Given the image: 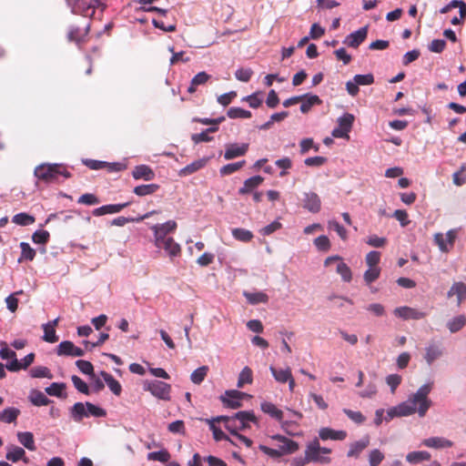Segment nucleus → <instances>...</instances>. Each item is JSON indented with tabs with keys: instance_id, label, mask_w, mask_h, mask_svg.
<instances>
[{
	"instance_id": "obj_57",
	"label": "nucleus",
	"mask_w": 466,
	"mask_h": 466,
	"mask_svg": "<svg viewBox=\"0 0 466 466\" xmlns=\"http://www.w3.org/2000/svg\"><path fill=\"white\" fill-rule=\"evenodd\" d=\"M87 417L94 416L96 418L105 417L106 412L104 409L96 406L93 403L86 402Z\"/></svg>"
},
{
	"instance_id": "obj_38",
	"label": "nucleus",
	"mask_w": 466,
	"mask_h": 466,
	"mask_svg": "<svg viewBox=\"0 0 466 466\" xmlns=\"http://www.w3.org/2000/svg\"><path fill=\"white\" fill-rule=\"evenodd\" d=\"M29 400L30 401L35 405V406H37V407H40V406H46L47 404L50 403V400L45 395V393H43L42 391H39V390H32L30 392V395H29Z\"/></svg>"
},
{
	"instance_id": "obj_8",
	"label": "nucleus",
	"mask_w": 466,
	"mask_h": 466,
	"mask_svg": "<svg viewBox=\"0 0 466 466\" xmlns=\"http://www.w3.org/2000/svg\"><path fill=\"white\" fill-rule=\"evenodd\" d=\"M444 354V349L438 342H431L425 347V354L423 356L425 361L429 366L432 365L433 362Z\"/></svg>"
},
{
	"instance_id": "obj_36",
	"label": "nucleus",
	"mask_w": 466,
	"mask_h": 466,
	"mask_svg": "<svg viewBox=\"0 0 466 466\" xmlns=\"http://www.w3.org/2000/svg\"><path fill=\"white\" fill-rule=\"evenodd\" d=\"M20 414V410L15 407H9L0 411V421L5 423L15 422Z\"/></svg>"
},
{
	"instance_id": "obj_26",
	"label": "nucleus",
	"mask_w": 466,
	"mask_h": 466,
	"mask_svg": "<svg viewBox=\"0 0 466 466\" xmlns=\"http://www.w3.org/2000/svg\"><path fill=\"white\" fill-rule=\"evenodd\" d=\"M100 376L103 378L104 381L106 383L109 390L116 395L119 396L122 392V386L111 374L106 371L102 370L100 372Z\"/></svg>"
},
{
	"instance_id": "obj_15",
	"label": "nucleus",
	"mask_w": 466,
	"mask_h": 466,
	"mask_svg": "<svg viewBox=\"0 0 466 466\" xmlns=\"http://www.w3.org/2000/svg\"><path fill=\"white\" fill-rule=\"evenodd\" d=\"M367 35L368 27L363 26L359 30L350 34L344 40V44L350 47L357 48L362 42L365 41Z\"/></svg>"
},
{
	"instance_id": "obj_55",
	"label": "nucleus",
	"mask_w": 466,
	"mask_h": 466,
	"mask_svg": "<svg viewBox=\"0 0 466 466\" xmlns=\"http://www.w3.org/2000/svg\"><path fill=\"white\" fill-rule=\"evenodd\" d=\"M384 454L379 449H373L369 452L370 466H379L384 460Z\"/></svg>"
},
{
	"instance_id": "obj_49",
	"label": "nucleus",
	"mask_w": 466,
	"mask_h": 466,
	"mask_svg": "<svg viewBox=\"0 0 466 466\" xmlns=\"http://www.w3.org/2000/svg\"><path fill=\"white\" fill-rule=\"evenodd\" d=\"M148 461H157L160 462H167L170 459L169 452L163 449L158 451L149 452L147 456Z\"/></svg>"
},
{
	"instance_id": "obj_31",
	"label": "nucleus",
	"mask_w": 466,
	"mask_h": 466,
	"mask_svg": "<svg viewBox=\"0 0 466 466\" xmlns=\"http://www.w3.org/2000/svg\"><path fill=\"white\" fill-rule=\"evenodd\" d=\"M216 420L217 421H224L225 423V428L230 432V434L233 436H235L236 434L238 433V431L239 428H238V421L236 420L235 419V416H218L216 418Z\"/></svg>"
},
{
	"instance_id": "obj_22",
	"label": "nucleus",
	"mask_w": 466,
	"mask_h": 466,
	"mask_svg": "<svg viewBox=\"0 0 466 466\" xmlns=\"http://www.w3.org/2000/svg\"><path fill=\"white\" fill-rule=\"evenodd\" d=\"M6 449L7 451L5 454V459L7 461L17 462L18 461L22 460L25 463L28 462V459L25 457V451L23 448L15 445H10Z\"/></svg>"
},
{
	"instance_id": "obj_30",
	"label": "nucleus",
	"mask_w": 466,
	"mask_h": 466,
	"mask_svg": "<svg viewBox=\"0 0 466 466\" xmlns=\"http://www.w3.org/2000/svg\"><path fill=\"white\" fill-rule=\"evenodd\" d=\"M17 440L27 450L32 451L36 450L34 435L32 432H30V431L18 432Z\"/></svg>"
},
{
	"instance_id": "obj_58",
	"label": "nucleus",
	"mask_w": 466,
	"mask_h": 466,
	"mask_svg": "<svg viewBox=\"0 0 466 466\" xmlns=\"http://www.w3.org/2000/svg\"><path fill=\"white\" fill-rule=\"evenodd\" d=\"M77 203L82 204V205H86V206H93V205L99 204L100 200L95 194L86 193V194H83L78 198Z\"/></svg>"
},
{
	"instance_id": "obj_6",
	"label": "nucleus",
	"mask_w": 466,
	"mask_h": 466,
	"mask_svg": "<svg viewBox=\"0 0 466 466\" xmlns=\"http://www.w3.org/2000/svg\"><path fill=\"white\" fill-rule=\"evenodd\" d=\"M145 390L151 392V394L157 399L164 400H170V390L171 387L169 384L160 381V380H154L147 384V387H145Z\"/></svg>"
},
{
	"instance_id": "obj_34",
	"label": "nucleus",
	"mask_w": 466,
	"mask_h": 466,
	"mask_svg": "<svg viewBox=\"0 0 466 466\" xmlns=\"http://www.w3.org/2000/svg\"><path fill=\"white\" fill-rule=\"evenodd\" d=\"M431 454L426 451H411L406 455V461L411 464H418L423 461H430Z\"/></svg>"
},
{
	"instance_id": "obj_20",
	"label": "nucleus",
	"mask_w": 466,
	"mask_h": 466,
	"mask_svg": "<svg viewBox=\"0 0 466 466\" xmlns=\"http://www.w3.org/2000/svg\"><path fill=\"white\" fill-rule=\"evenodd\" d=\"M234 416L240 431L248 428V422L257 423V418L252 410L238 411Z\"/></svg>"
},
{
	"instance_id": "obj_2",
	"label": "nucleus",
	"mask_w": 466,
	"mask_h": 466,
	"mask_svg": "<svg viewBox=\"0 0 466 466\" xmlns=\"http://www.w3.org/2000/svg\"><path fill=\"white\" fill-rule=\"evenodd\" d=\"M35 176L45 183H53L60 176L65 178L71 177V173L62 164H41L35 168Z\"/></svg>"
},
{
	"instance_id": "obj_12",
	"label": "nucleus",
	"mask_w": 466,
	"mask_h": 466,
	"mask_svg": "<svg viewBox=\"0 0 466 466\" xmlns=\"http://www.w3.org/2000/svg\"><path fill=\"white\" fill-rule=\"evenodd\" d=\"M370 438L369 435L363 436L360 440L351 442L347 452L349 458L358 459L360 453L370 445Z\"/></svg>"
},
{
	"instance_id": "obj_61",
	"label": "nucleus",
	"mask_w": 466,
	"mask_h": 466,
	"mask_svg": "<svg viewBox=\"0 0 466 466\" xmlns=\"http://www.w3.org/2000/svg\"><path fill=\"white\" fill-rule=\"evenodd\" d=\"M71 380L75 386V388L81 393L88 395L89 394V388L87 384L78 376L73 375L71 377Z\"/></svg>"
},
{
	"instance_id": "obj_32",
	"label": "nucleus",
	"mask_w": 466,
	"mask_h": 466,
	"mask_svg": "<svg viewBox=\"0 0 466 466\" xmlns=\"http://www.w3.org/2000/svg\"><path fill=\"white\" fill-rule=\"evenodd\" d=\"M216 418H213L212 420H208L209 428L213 432V437L217 441H227L232 445H238L237 441H233L230 437L226 435L219 428H218L215 425Z\"/></svg>"
},
{
	"instance_id": "obj_4",
	"label": "nucleus",
	"mask_w": 466,
	"mask_h": 466,
	"mask_svg": "<svg viewBox=\"0 0 466 466\" xmlns=\"http://www.w3.org/2000/svg\"><path fill=\"white\" fill-rule=\"evenodd\" d=\"M354 119V116L350 113H346L339 117L338 127L333 129L332 136L337 138L349 137Z\"/></svg>"
},
{
	"instance_id": "obj_53",
	"label": "nucleus",
	"mask_w": 466,
	"mask_h": 466,
	"mask_svg": "<svg viewBox=\"0 0 466 466\" xmlns=\"http://www.w3.org/2000/svg\"><path fill=\"white\" fill-rule=\"evenodd\" d=\"M44 329V336L43 339L46 342L55 343L58 340V337L56 334L55 329L50 325V323H46L43 325Z\"/></svg>"
},
{
	"instance_id": "obj_37",
	"label": "nucleus",
	"mask_w": 466,
	"mask_h": 466,
	"mask_svg": "<svg viewBox=\"0 0 466 466\" xmlns=\"http://www.w3.org/2000/svg\"><path fill=\"white\" fill-rule=\"evenodd\" d=\"M70 413L75 421L80 422L85 417H87L86 404L82 402L75 403Z\"/></svg>"
},
{
	"instance_id": "obj_45",
	"label": "nucleus",
	"mask_w": 466,
	"mask_h": 466,
	"mask_svg": "<svg viewBox=\"0 0 466 466\" xmlns=\"http://www.w3.org/2000/svg\"><path fill=\"white\" fill-rule=\"evenodd\" d=\"M227 115L229 118H250L252 114L250 111L240 108V107H230Z\"/></svg>"
},
{
	"instance_id": "obj_42",
	"label": "nucleus",
	"mask_w": 466,
	"mask_h": 466,
	"mask_svg": "<svg viewBox=\"0 0 466 466\" xmlns=\"http://www.w3.org/2000/svg\"><path fill=\"white\" fill-rule=\"evenodd\" d=\"M231 233L234 238L241 242H249L254 237L250 230L241 228H233Z\"/></svg>"
},
{
	"instance_id": "obj_7",
	"label": "nucleus",
	"mask_w": 466,
	"mask_h": 466,
	"mask_svg": "<svg viewBox=\"0 0 466 466\" xmlns=\"http://www.w3.org/2000/svg\"><path fill=\"white\" fill-rule=\"evenodd\" d=\"M333 263H336V271L339 274L344 281H350L351 279V270L350 267L344 263L341 258L338 256L329 257L326 258L324 264L326 267L331 266Z\"/></svg>"
},
{
	"instance_id": "obj_19",
	"label": "nucleus",
	"mask_w": 466,
	"mask_h": 466,
	"mask_svg": "<svg viewBox=\"0 0 466 466\" xmlns=\"http://www.w3.org/2000/svg\"><path fill=\"white\" fill-rule=\"evenodd\" d=\"M421 445L428 448L445 449L453 446V442L444 437H431L424 439Z\"/></svg>"
},
{
	"instance_id": "obj_1",
	"label": "nucleus",
	"mask_w": 466,
	"mask_h": 466,
	"mask_svg": "<svg viewBox=\"0 0 466 466\" xmlns=\"http://www.w3.org/2000/svg\"><path fill=\"white\" fill-rule=\"evenodd\" d=\"M433 388V382H427L421 385L416 392L410 394L409 398L403 401V405L409 416L418 413L420 418H423L432 405L429 395Z\"/></svg>"
},
{
	"instance_id": "obj_63",
	"label": "nucleus",
	"mask_w": 466,
	"mask_h": 466,
	"mask_svg": "<svg viewBox=\"0 0 466 466\" xmlns=\"http://www.w3.org/2000/svg\"><path fill=\"white\" fill-rule=\"evenodd\" d=\"M21 257L26 260H33L35 256V251L30 247L28 243L21 242Z\"/></svg>"
},
{
	"instance_id": "obj_47",
	"label": "nucleus",
	"mask_w": 466,
	"mask_h": 466,
	"mask_svg": "<svg viewBox=\"0 0 466 466\" xmlns=\"http://www.w3.org/2000/svg\"><path fill=\"white\" fill-rule=\"evenodd\" d=\"M208 371V366H201L195 370L191 375L190 380L195 384H200L206 378Z\"/></svg>"
},
{
	"instance_id": "obj_44",
	"label": "nucleus",
	"mask_w": 466,
	"mask_h": 466,
	"mask_svg": "<svg viewBox=\"0 0 466 466\" xmlns=\"http://www.w3.org/2000/svg\"><path fill=\"white\" fill-rule=\"evenodd\" d=\"M35 221V217L26 213H18L12 218V222L20 226H28Z\"/></svg>"
},
{
	"instance_id": "obj_24",
	"label": "nucleus",
	"mask_w": 466,
	"mask_h": 466,
	"mask_svg": "<svg viewBox=\"0 0 466 466\" xmlns=\"http://www.w3.org/2000/svg\"><path fill=\"white\" fill-rule=\"evenodd\" d=\"M132 176L135 179H144L146 181H150L154 179L155 173L151 167L147 165H139L135 167L132 171Z\"/></svg>"
},
{
	"instance_id": "obj_33",
	"label": "nucleus",
	"mask_w": 466,
	"mask_h": 466,
	"mask_svg": "<svg viewBox=\"0 0 466 466\" xmlns=\"http://www.w3.org/2000/svg\"><path fill=\"white\" fill-rule=\"evenodd\" d=\"M269 370H270L272 376L274 377V379L279 383L287 382L292 376L291 370L289 368L276 369L275 367L270 366Z\"/></svg>"
},
{
	"instance_id": "obj_48",
	"label": "nucleus",
	"mask_w": 466,
	"mask_h": 466,
	"mask_svg": "<svg viewBox=\"0 0 466 466\" xmlns=\"http://www.w3.org/2000/svg\"><path fill=\"white\" fill-rule=\"evenodd\" d=\"M245 164H246L245 160H241V161H238L236 163L228 164V165L223 166L220 168L219 172L222 176L231 175V174L235 173L236 171L239 170L240 168H242L245 166Z\"/></svg>"
},
{
	"instance_id": "obj_17",
	"label": "nucleus",
	"mask_w": 466,
	"mask_h": 466,
	"mask_svg": "<svg viewBox=\"0 0 466 466\" xmlns=\"http://www.w3.org/2000/svg\"><path fill=\"white\" fill-rule=\"evenodd\" d=\"M303 207L311 213H318L321 207L319 197L314 192L305 193L303 198Z\"/></svg>"
},
{
	"instance_id": "obj_3",
	"label": "nucleus",
	"mask_w": 466,
	"mask_h": 466,
	"mask_svg": "<svg viewBox=\"0 0 466 466\" xmlns=\"http://www.w3.org/2000/svg\"><path fill=\"white\" fill-rule=\"evenodd\" d=\"M309 449H312V456L316 459V461H309V462L328 464L331 461V459L328 456L331 452V450L321 447L318 439H314L307 444L306 450Z\"/></svg>"
},
{
	"instance_id": "obj_18",
	"label": "nucleus",
	"mask_w": 466,
	"mask_h": 466,
	"mask_svg": "<svg viewBox=\"0 0 466 466\" xmlns=\"http://www.w3.org/2000/svg\"><path fill=\"white\" fill-rule=\"evenodd\" d=\"M34 360L35 354L29 353L20 361L16 359L7 362L5 367L10 371H18L20 370H25L34 362Z\"/></svg>"
},
{
	"instance_id": "obj_16",
	"label": "nucleus",
	"mask_w": 466,
	"mask_h": 466,
	"mask_svg": "<svg viewBox=\"0 0 466 466\" xmlns=\"http://www.w3.org/2000/svg\"><path fill=\"white\" fill-rule=\"evenodd\" d=\"M261 410L269 415L271 418L277 420L278 421L282 423V428H285L289 425L288 421L282 422L283 419V411L276 407L275 404L269 401H263L260 404Z\"/></svg>"
},
{
	"instance_id": "obj_5",
	"label": "nucleus",
	"mask_w": 466,
	"mask_h": 466,
	"mask_svg": "<svg viewBox=\"0 0 466 466\" xmlns=\"http://www.w3.org/2000/svg\"><path fill=\"white\" fill-rule=\"evenodd\" d=\"M177 224L174 220H168L162 224H156L150 228L154 233V242H160L165 238H168V234L174 232L177 229Z\"/></svg>"
},
{
	"instance_id": "obj_10",
	"label": "nucleus",
	"mask_w": 466,
	"mask_h": 466,
	"mask_svg": "<svg viewBox=\"0 0 466 466\" xmlns=\"http://www.w3.org/2000/svg\"><path fill=\"white\" fill-rule=\"evenodd\" d=\"M395 316L403 319H420L427 313L410 307H399L394 309Z\"/></svg>"
},
{
	"instance_id": "obj_40",
	"label": "nucleus",
	"mask_w": 466,
	"mask_h": 466,
	"mask_svg": "<svg viewBox=\"0 0 466 466\" xmlns=\"http://www.w3.org/2000/svg\"><path fill=\"white\" fill-rule=\"evenodd\" d=\"M159 188L157 184L140 185L134 188L133 192L139 197L152 195Z\"/></svg>"
},
{
	"instance_id": "obj_60",
	"label": "nucleus",
	"mask_w": 466,
	"mask_h": 466,
	"mask_svg": "<svg viewBox=\"0 0 466 466\" xmlns=\"http://www.w3.org/2000/svg\"><path fill=\"white\" fill-rule=\"evenodd\" d=\"M76 365L82 373L94 377V367L90 361L78 360L76 361Z\"/></svg>"
},
{
	"instance_id": "obj_46",
	"label": "nucleus",
	"mask_w": 466,
	"mask_h": 466,
	"mask_svg": "<svg viewBox=\"0 0 466 466\" xmlns=\"http://www.w3.org/2000/svg\"><path fill=\"white\" fill-rule=\"evenodd\" d=\"M252 370L248 367H244L239 373L238 384V388H242L245 384H250L252 382Z\"/></svg>"
},
{
	"instance_id": "obj_54",
	"label": "nucleus",
	"mask_w": 466,
	"mask_h": 466,
	"mask_svg": "<svg viewBox=\"0 0 466 466\" xmlns=\"http://www.w3.org/2000/svg\"><path fill=\"white\" fill-rule=\"evenodd\" d=\"M30 375L33 378H48L52 379L53 375L50 370L46 367L37 366L34 367L30 370Z\"/></svg>"
},
{
	"instance_id": "obj_39",
	"label": "nucleus",
	"mask_w": 466,
	"mask_h": 466,
	"mask_svg": "<svg viewBox=\"0 0 466 466\" xmlns=\"http://www.w3.org/2000/svg\"><path fill=\"white\" fill-rule=\"evenodd\" d=\"M88 30H89V25H86V28H84L83 30H81L78 27L72 26V27H70V29L68 31L67 37H68L69 41H74V42L79 43L87 35Z\"/></svg>"
},
{
	"instance_id": "obj_50",
	"label": "nucleus",
	"mask_w": 466,
	"mask_h": 466,
	"mask_svg": "<svg viewBox=\"0 0 466 466\" xmlns=\"http://www.w3.org/2000/svg\"><path fill=\"white\" fill-rule=\"evenodd\" d=\"M74 343L69 340H64L59 343L56 348V354L58 356H71L73 353Z\"/></svg>"
},
{
	"instance_id": "obj_23",
	"label": "nucleus",
	"mask_w": 466,
	"mask_h": 466,
	"mask_svg": "<svg viewBox=\"0 0 466 466\" xmlns=\"http://www.w3.org/2000/svg\"><path fill=\"white\" fill-rule=\"evenodd\" d=\"M319 436L322 441H343L347 437V432L345 431H335L325 427L319 430Z\"/></svg>"
},
{
	"instance_id": "obj_41",
	"label": "nucleus",
	"mask_w": 466,
	"mask_h": 466,
	"mask_svg": "<svg viewBox=\"0 0 466 466\" xmlns=\"http://www.w3.org/2000/svg\"><path fill=\"white\" fill-rule=\"evenodd\" d=\"M403 403H400L397 406H394L387 410V416L385 417V420L387 421L392 420L395 417H407L409 416Z\"/></svg>"
},
{
	"instance_id": "obj_43",
	"label": "nucleus",
	"mask_w": 466,
	"mask_h": 466,
	"mask_svg": "<svg viewBox=\"0 0 466 466\" xmlns=\"http://www.w3.org/2000/svg\"><path fill=\"white\" fill-rule=\"evenodd\" d=\"M205 165H206V160H204V159L196 160V161L192 162L191 164L183 167L180 170V175H182V176L191 175V174L197 172L198 170H199L200 168H202Z\"/></svg>"
},
{
	"instance_id": "obj_25",
	"label": "nucleus",
	"mask_w": 466,
	"mask_h": 466,
	"mask_svg": "<svg viewBox=\"0 0 466 466\" xmlns=\"http://www.w3.org/2000/svg\"><path fill=\"white\" fill-rule=\"evenodd\" d=\"M264 181L261 176H254L244 181L243 187L238 189L240 195H246L252 192L256 187L260 186Z\"/></svg>"
},
{
	"instance_id": "obj_27",
	"label": "nucleus",
	"mask_w": 466,
	"mask_h": 466,
	"mask_svg": "<svg viewBox=\"0 0 466 466\" xmlns=\"http://www.w3.org/2000/svg\"><path fill=\"white\" fill-rule=\"evenodd\" d=\"M158 211L157 210H152V211H149L147 213H146L145 215L139 217V218H126V217H117L116 218H114L111 222V225L113 226H116V227H123L125 226L126 224L129 223V222H140L146 218H150L152 215L154 214H157Z\"/></svg>"
},
{
	"instance_id": "obj_56",
	"label": "nucleus",
	"mask_w": 466,
	"mask_h": 466,
	"mask_svg": "<svg viewBox=\"0 0 466 466\" xmlns=\"http://www.w3.org/2000/svg\"><path fill=\"white\" fill-rule=\"evenodd\" d=\"M66 388L65 383L53 382L46 388V392L50 396L62 397V392Z\"/></svg>"
},
{
	"instance_id": "obj_52",
	"label": "nucleus",
	"mask_w": 466,
	"mask_h": 466,
	"mask_svg": "<svg viewBox=\"0 0 466 466\" xmlns=\"http://www.w3.org/2000/svg\"><path fill=\"white\" fill-rule=\"evenodd\" d=\"M312 449L305 450V456L304 457H295L291 464L293 466H305L307 463L309 462V461H316V459L312 456Z\"/></svg>"
},
{
	"instance_id": "obj_51",
	"label": "nucleus",
	"mask_w": 466,
	"mask_h": 466,
	"mask_svg": "<svg viewBox=\"0 0 466 466\" xmlns=\"http://www.w3.org/2000/svg\"><path fill=\"white\" fill-rule=\"evenodd\" d=\"M248 302L252 305L265 303L268 301L267 293H244Z\"/></svg>"
},
{
	"instance_id": "obj_59",
	"label": "nucleus",
	"mask_w": 466,
	"mask_h": 466,
	"mask_svg": "<svg viewBox=\"0 0 466 466\" xmlns=\"http://www.w3.org/2000/svg\"><path fill=\"white\" fill-rule=\"evenodd\" d=\"M328 227H329V229L335 230L342 240H346L347 239V238H348V231L338 221H336V220L329 221Z\"/></svg>"
},
{
	"instance_id": "obj_14",
	"label": "nucleus",
	"mask_w": 466,
	"mask_h": 466,
	"mask_svg": "<svg viewBox=\"0 0 466 466\" xmlns=\"http://www.w3.org/2000/svg\"><path fill=\"white\" fill-rule=\"evenodd\" d=\"M242 394V392L236 390H227L225 395L220 397V400L225 406L231 409H238L241 406Z\"/></svg>"
},
{
	"instance_id": "obj_29",
	"label": "nucleus",
	"mask_w": 466,
	"mask_h": 466,
	"mask_svg": "<svg viewBox=\"0 0 466 466\" xmlns=\"http://www.w3.org/2000/svg\"><path fill=\"white\" fill-rule=\"evenodd\" d=\"M210 78H211V76L204 71L198 73L192 78V80L190 82V86L187 88V92L190 94L195 93L198 86L205 85Z\"/></svg>"
},
{
	"instance_id": "obj_13",
	"label": "nucleus",
	"mask_w": 466,
	"mask_h": 466,
	"mask_svg": "<svg viewBox=\"0 0 466 466\" xmlns=\"http://www.w3.org/2000/svg\"><path fill=\"white\" fill-rule=\"evenodd\" d=\"M271 438L279 442V450L283 455L293 453L299 450V444L296 441L286 438L285 436L276 434Z\"/></svg>"
},
{
	"instance_id": "obj_62",
	"label": "nucleus",
	"mask_w": 466,
	"mask_h": 466,
	"mask_svg": "<svg viewBox=\"0 0 466 466\" xmlns=\"http://www.w3.org/2000/svg\"><path fill=\"white\" fill-rule=\"evenodd\" d=\"M49 238H50V234L48 231L46 230H36L33 236H32V240L34 241V243L35 244H46L49 240Z\"/></svg>"
},
{
	"instance_id": "obj_35",
	"label": "nucleus",
	"mask_w": 466,
	"mask_h": 466,
	"mask_svg": "<svg viewBox=\"0 0 466 466\" xmlns=\"http://www.w3.org/2000/svg\"><path fill=\"white\" fill-rule=\"evenodd\" d=\"M466 324V317L464 315L456 316L447 322V328L451 333L460 331Z\"/></svg>"
},
{
	"instance_id": "obj_11",
	"label": "nucleus",
	"mask_w": 466,
	"mask_h": 466,
	"mask_svg": "<svg viewBox=\"0 0 466 466\" xmlns=\"http://www.w3.org/2000/svg\"><path fill=\"white\" fill-rule=\"evenodd\" d=\"M248 144L243 143L241 145L238 144H228L226 145V150L224 153V158L226 160H230L238 157H242L246 155L248 150Z\"/></svg>"
},
{
	"instance_id": "obj_64",
	"label": "nucleus",
	"mask_w": 466,
	"mask_h": 466,
	"mask_svg": "<svg viewBox=\"0 0 466 466\" xmlns=\"http://www.w3.org/2000/svg\"><path fill=\"white\" fill-rule=\"evenodd\" d=\"M253 75V71L251 68H238L236 73L235 76L238 80L241 82H248Z\"/></svg>"
},
{
	"instance_id": "obj_21",
	"label": "nucleus",
	"mask_w": 466,
	"mask_h": 466,
	"mask_svg": "<svg viewBox=\"0 0 466 466\" xmlns=\"http://www.w3.org/2000/svg\"><path fill=\"white\" fill-rule=\"evenodd\" d=\"M129 205L128 202L123 204H109L95 208L92 214L95 217H100L106 214L118 213Z\"/></svg>"
},
{
	"instance_id": "obj_28",
	"label": "nucleus",
	"mask_w": 466,
	"mask_h": 466,
	"mask_svg": "<svg viewBox=\"0 0 466 466\" xmlns=\"http://www.w3.org/2000/svg\"><path fill=\"white\" fill-rule=\"evenodd\" d=\"M304 99L301 101L300 111L303 114L308 113L313 106L321 105L322 100L317 95H303Z\"/></svg>"
},
{
	"instance_id": "obj_9",
	"label": "nucleus",
	"mask_w": 466,
	"mask_h": 466,
	"mask_svg": "<svg viewBox=\"0 0 466 466\" xmlns=\"http://www.w3.org/2000/svg\"><path fill=\"white\" fill-rule=\"evenodd\" d=\"M155 246L157 248H163L171 258L178 257L181 254L179 244H177L172 237L155 243Z\"/></svg>"
}]
</instances>
